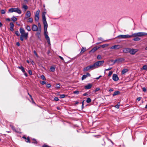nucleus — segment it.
<instances>
[{"label":"nucleus","instance_id":"obj_27","mask_svg":"<svg viewBox=\"0 0 147 147\" xmlns=\"http://www.w3.org/2000/svg\"><path fill=\"white\" fill-rule=\"evenodd\" d=\"M55 68L54 67H51L50 68L51 71L52 72H54L55 70Z\"/></svg>","mask_w":147,"mask_h":147},{"label":"nucleus","instance_id":"obj_31","mask_svg":"<svg viewBox=\"0 0 147 147\" xmlns=\"http://www.w3.org/2000/svg\"><path fill=\"white\" fill-rule=\"evenodd\" d=\"M11 20L13 21L14 22H15V21H16L17 20V19L14 16H13L11 18Z\"/></svg>","mask_w":147,"mask_h":147},{"label":"nucleus","instance_id":"obj_56","mask_svg":"<svg viewBox=\"0 0 147 147\" xmlns=\"http://www.w3.org/2000/svg\"><path fill=\"white\" fill-rule=\"evenodd\" d=\"M10 126H11V127L12 128V129L13 130H15V129H14V126L13 125H10Z\"/></svg>","mask_w":147,"mask_h":147},{"label":"nucleus","instance_id":"obj_59","mask_svg":"<svg viewBox=\"0 0 147 147\" xmlns=\"http://www.w3.org/2000/svg\"><path fill=\"white\" fill-rule=\"evenodd\" d=\"M42 147H49V146H47L46 145H45V144L43 145Z\"/></svg>","mask_w":147,"mask_h":147},{"label":"nucleus","instance_id":"obj_37","mask_svg":"<svg viewBox=\"0 0 147 147\" xmlns=\"http://www.w3.org/2000/svg\"><path fill=\"white\" fill-rule=\"evenodd\" d=\"M41 78L43 80H46L45 77L43 75H42L41 76Z\"/></svg>","mask_w":147,"mask_h":147},{"label":"nucleus","instance_id":"obj_52","mask_svg":"<svg viewBox=\"0 0 147 147\" xmlns=\"http://www.w3.org/2000/svg\"><path fill=\"white\" fill-rule=\"evenodd\" d=\"M38 27H39V30H40V29H41L40 25L39 23H38Z\"/></svg>","mask_w":147,"mask_h":147},{"label":"nucleus","instance_id":"obj_23","mask_svg":"<svg viewBox=\"0 0 147 147\" xmlns=\"http://www.w3.org/2000/svg\"><path fill=\"white\" fill-rule=\"evenodd\" d=\"M86 51V48L85 47H82L80 53L82 54Z\"/></svg>","mask_w":147,"mask_h":147},{"label":"nucleus","instance_id":"obj_45","mask_svg":"<svg viewBox=\"0 0 147 147\" xmlns=\"http://www.w3.org/2000/svg\"><path fill=\"white\" fill-rule=\"evenodd\" d=\"M40 83L42 85H44L45 84H46V82L45 81H42V82H41Z\"/></svg>","mask_w":147,"mask_h":147},{"label":"nucleus","instance_id":"obj_18","mask_svg":"<svg viewBox=\"0 0 147 147\" xmlns=\"http://www.w3.org/2000/svg\"><path fill=\"white\" fill-rule=\"evenodd\" d=\"M130 49L129 48H125L123 50V52L125 53H129L130 52Z\"/></svg>","mask_w":147,"mask_h":147},{"label":"nucleus","instance_id":"obj_28","mask_svg":"<svg viewBox=\"0 0 147 147\" xmlns=\"http://www.w3.org/2000/svg\"><path fill=\"white\" fill-rule=\"evenodd\" d=\"M119 93V92L118 91H116L113 94V96H115L117 95Z\"/></svg>","mask_w":147,"mask_h":147},{"label":"nucleus","instance_id":"obj_30","mask_svg":"<svg viewBox=\"0 0 147 147\" xmlns=\"http://www.w3.org/2000/svg\"><path fill=\"white\" fill-rule=\"evenodd\" d=\"M22 8H24L25 10H26L28 9V7L26 5L23 4Z\"/></svg>","mask_w":147,"mask_h":147},{"label":"nucleus","instance_id":"obj_6","mask_svg":"<svg viewBox=\"0 0 147 147\" xmlns=\"http://www.w3.org/2000/svg\"><path fill=\"white\" fill-rule=\"evenodd\" d=\"M40 12V10L38 9L35 13V20L37 22L38 21Z\"/></svg>","mask_w":147,"mask_h":147},{"label":"nucleus","instance_id":"obj_60","mask_svg":"<svg viewBox=\"0 0 147 147\" xmlns=\"http://www.w3.org/2000/svg\"><path fill=\"white\" fill-rule=\"evenodd\" d=\"M10 30L11 31H13V27H10Z\"/></svg>","mask_w":147,"mask_h":147},{"label":"nucleus","instance_id":"obj_24","mask_svg":"<svg viewBox=\"0 0 147 147\" xmlns=\"http://www.w3.org/2000/svg\"><path fill=\"white\" fill-rule=\"evenodd\" d=\"M90 69H93L96 68L94 64V63L92 65L89 66Z\"/></svg>","mask_w":147,"mask_h":147},{"label":"nucleus","instance_id":"obj_22","mask_svg":"<svg viewBox=\"0 0 147 147\" xmlns=\"http://www.w3.org/2000/svg\"><path fill=\"white\" fill-rule=\"evenodd\" d=\"M18 68L21 69V70L22 71L23 73H24L25 72V70L24 67H22V66H19L18 67Z\"/></svg>","mask_w":147,"mask_h":147},{"label":"nucleus","instance_id":"obj_48","mask_svg":"<svg viewBox=\"0 0 147 147\" xmlns=\"http://www.w3.org/2000/svg\"><path fill=\"white\" fill-rule=\"evenodd\" d=\"M54 100L55 101H58L59 100V99L57 97H55L54 98Z\"/></svg>","mask_w":147,"mask_h":147},{"label":"nucleus","instance_id":"obj_54","mask_svg":"<svg viewBox=\"0 0 147 147\" xmlns=\"http://www.w3.org/2000/svg\"><path fill=\"white\" fill-rule=\"evenodd\" d=\"M28 73L30 75H31L32 74V72L31 70H29L28 71Z\"/></svg>","mask_w":147,"mask_h":147},{"label":"nucleus","instance_id":"obj_8","mask_svg":"<svg viewBox=\"0 0 147 147\" xmlns=\"http://www.w3.org/2000/svg\"><path fill=\"white\" fill-rule=\"evenodd\" d=\"M46 14V12H43L42 14V20L43 23H47V21L46 20V18L45 16V15Z\"/></svg>","mask_w":147,"mask_h":147},{"label":"nucleus","instance_id":"obj_26","mask_svg":"<svg viewBox=\"0 0 147 147\" xmlns=\"http://www.w3.org/2000/svg\"><path fill=\"white\" fill-rule=\"evenodd\" d=\"M108 45L107 44H104L103 45H102L100 46L99 47H100V48L101 47H102L103 48H105V47H106Z\"/></svg>","mask_w":147,"mask_h":147},{"label":"nucleus","instance_id":"obj_51","mask_svg":"<svg viewBox=\"0 0 147 147\" xmlns=\"http://www.w3.org/2000/svg\"><path fill=\"white\" fill-rule=\"evenodd\" d=\"M111 69H112L111 67H109V68L108 69H105V71H109V70H111Z\"/></svg>","mask_w":147,"mask_h":147},{"label":"nucleus","instance_id":"obj_2","mask_svg":"<svg viewBox=\"0 0 147 147\" xmlns=\"http://www.w3.org/2000/svg\"><path fill=\"white\" fill-rule=\"evenodd\" d=\"M142 33H134L132 34L131 35L129 34L127 35H118L117 38H129L132 37V36H139L141 35Z\"/></svg>","mask_w":147,"mask_h":147},{"label":"nucleus","instance_id":"obj_33","mask_svg":"<svg viewBox=\"0 0 147 147\" xmlns=\"http://www.w3.org/2000/svg\"><path fill=\"white\" fill-rule=\"evenodd\" d=\"M86 102L88 103H90L91 102V100L90 98H88Z\"/></svg>","mask_w":147,"mask_h":147},{"label":"nucleus","instance_id":"obj_50","mask_svg":"<svg viewBox=\"0 0 147 147\" xmlns=\"http://www.w3.org/2000/svg\"><path fill=\"white\" fill-rule=\"evenodd\" d=\"M29 96H30V98H31V100H32V101L33 102H34V100H33V98H32V96L31 95H29Z\"/></svg>","mask_w":147,"mask_h":147},{"label":"nucleus","instance_id":"obj_39","mask_svg":"<svg viewBox=\"0 0 147 147\" xmlns=\"http://www.w3.org/2000/svg\"><path fill=\"white\" fill-rule=\"evenodd\" d=\"M101 58H102V57H101V55H98L97 56V59H99V60L101 59Z\"/></svg>","mask_w":147,"mask_h":147},{"label":"nucleus","instance_id":"obj_62","mask_svg":"<svg viewBox=\"0 0 147 147\" xmlns=\"http://www.w3.org/2000/svg\"><path fill=\"white\" fill-rule=\"evenodd\" d=\"M31 62L32 65H34V63L33 61H32Z\"/></svg>","mask_w":147,"mask_h":147},{"label":"nucleus","instance_id":"obj_17","mask_svg":"<svg viewBox=\"0 0 147 147\" xmlns=\"http://www.w3.org/2000/svg\"><path fill=\"white\" fill-rule=\"evenodd\" d=\"M45 38L47 40L49 45H50V38L49 36H48L47 34H46L45 35Z\"/></svg>","mask_w":147,"mask_h":147},{"label":"nucleus","instance_id":"obj_47","mask_svg":"<svg viewBox=\"0 0 147 147\" xmlns=\"http://www.w3.org/2000/svg\"><path fill=\"white\" fill-rule=\"evenodd\" d=\"M34 54L36 55V56L37 57H38V55L37 54V53H36V51H34Z\"/></svg>","mask_w":147,"mask_h":147},{"label":"nucleus","instance_id":"obj_13","mask_svg":"<svg viewBox=\"0 0 147 147\" xmlns=\"http://www.w3.org/2000/svg\"><path fill=\"white\" fill-rule=\"evenodd\" d=\"M32 29L33 31H37L38 30V27L36 25L33 24L32 25Z\"/></svg>","mask_w":147,"mask_h":147},{"label":"nucleus","instance_id":"obj_38","mask_svg":"<svg viewBox=\"0 0 147 147\" xmlns=\"http://www.w3.org/2000/svg\"><path fill=\"white\" fill-rule=\"evenodd\" d=\"M79 91H78V90H76L75 91H74V92H73V93L74 94H79Z\"/></svg>","mask_w":147,"mask_h":147},{"label":"nucleus","instance_id":"obj_11","mask_svg":"<svg viewBox=\"0 0 147 147\" xmlns=\"http://www.w3.org/2000/svg\"><path fill=\"white\" fill-rule=\"evenodd\" d=\"M112 78L113 80L115 81L118 80L119 79L117 75L115 74H113Z\"/></svg>","mask_w":147,"mask_h":147},{"label":"nucleus","instance_id":"obj_46","mask_svg":"<svg viewBox=\"0 0 147 147\" xmlns=\"http://www.w3.org/2000/svg\"><path fill=\"white\" fill-rule=\"evenodd\" d=\"M51 85L50 84H47V87L48 88H49L51 87Z\"/></svg>","mask_w":147,"mask_h":147},{"label":"nucleus","instance_id":"obj_16","mask_svg":"<svg viewBox=\"0 0 147 147\" xmlns=\"http://www.w3.org/2000/svg\"><path fill=\"white\" fill-rule=\"evenodd\" d=\"M31 16V13L30 11H27L26 14V17L24 18L26 19L29 18Z\"/></svg>","mask_w":147,"mask_h":147},{"label":"nucleus","instance_id":"obj_4","mask_svg":"<svg viewBox=\"0 0 147 147\" xmlns=\"http://www.w3.org/2000/svg\"><path fill=\"white\" fill-rule=\"evenodd\" d=\"M9 11L11 13L15 12L19 14H20L21 13L20 10L18 8L9 9Z\"/></svg>","mask_w":147,"mask_h":147},{"label":"nucleus","instance_id":"obj_41","mask_svg":"<svg viewBox=\"0 0 147 147\" xmlns=\"http://www.w3.org/2000/svg\"><path fill=\"white\" fill-rule=\"evenodd\" d=\"M15 34H16V35H17L18 36H19L20 35L19 32L18 31H16L15 32Z\"/></svg>","mask_w":147,"mask_h":147},{"label":"nucleus","instance_id":"obj_32","mask_svg":"<svg viewBox=\"0 0 147 147\" xmlns=\"http://www.w3.org/2000/svg\"><path fill=\"white\" fill-rule=\"evenodd\" d=\"M26 29L28 31H30L31 30L30 28L29 25H27L26 26Z\"/></svg>","mask_w":147,"mask_h":147},{"label":"nucleus","instance_id":"obj_55","mask_svg":"<svg viewBox=\"0 0 147 147\" xmlns=\"http://www.w3.org/2000/svg\"><path fill=\"white\" fill-rule=\"evenodd\" d=\"M143 91L144 92H146V89L145 88H143Z\"/></svg>","mask_w":147,"mask_h":147},{"label":"nucleus","instance_id":"obj_64","mask_svg":"<svg viewBox=\"0 0 147 147\" xmlns=\"http://www.w3.org/2000/svg\"><path fill=\"white\" fill-rule=\"evenodd\" d=\"M87 95H88V94L87 93H85L83 94V95L84 96H86Z\"/></svg>","mask_w":147,"mask_h":147},{"label":"nucleus","instance_id":"obj_58","mask_svg":"<svg viewBox=\"0 0 147 147\" xmlns=\"http://www.w3.org/2000/svg\"><path fill=\"white\" fill-rule=\"evenodd\" d=\"M100 90V88H97L95 90L96 92L97 91Z\"/></svg>","mask_w":147,"mask_h":147},{"label":"nucleus","instance_id":"obj_12","mask_svg":"<svg viewBox=\"0 0 147 147\" xmlns=\"http://www.w3.org/2000/svg\"><path fill=\"white\" fill-rule=\"evenodd\" d=\"M100 47H94L90 51V53H93L94 52L96 51L97 49H99Z\"/></svg>","mask_w":147,"mask_h":147},{"label":"nucleus","instance_id":"obj_43","mask_svg":"<svg viewBox=\"0 0 147 147\" xmlns=\"http://www.w3.org/2000/svg\"><path fill=\"white\" fill-rule=\"evenodd\" d=\"M113 72L112 71H109L108 74V76L110 77L111 76Z\"/></svg>","mask_w":147,"mask_h":147},{"label":"nucleus","instance_id":"obj_1","mask_svg":"<svg viewBox=\"0 0 147 147\" xmlns=\"http://www.w3.org/2000/svg\"><path fill=\"white\" fill-rule=\"evenodd\" d=\"M20 32L21 34L20 39L23 41L24 39L26 40L28 38V33L25 32V31L23 28H21L20 29Z\"/></svg>","mask_w":147,"mask_h":147},{"label":"nucleus","instance_id":"obj_14","mask_svg":"<svg viewBox=\"0 0 147 147\" xmlns=\"http://www.w3.org/2000/svg\"><path fill=\"white\" fill-rule=\"evenodd\" d=\"M92 84H91L89 83L84 86V88L86 89H90L92 86Z\"/></svg>","mask_w":147,"mask_h":147},{"label":"nucleus","instance_id":"obj_21","mask_svg":"<svg viewBox=\"0 0 147 147\" xmlns=\"http://www.w3.org/2000/svg\"><path fill=\"white\" fill-rule=\"evenodd\" d=\"M128 69H124L122 71L121 74H124L128 72Z\"/></svg>","mask_w":147,"mask_h":147},{"label":"nucleus","instance_id":"obj_5","mask_svg":"<svg viewBox=\"0 0 147 147\" xmlns=\"http://www.w3.org/2000/svg\"><path fill=\"white\" fill-rule=\"evenodd\" d=\"M104 63V61H98L94 63L96 68L102 66Z\"/></svg>","mask_w":147,"mask_h":147},{"label":"nucleus","instance_id":"obj_25","mask_svg":"<svg viewBox=\"0 0 147 147\" xmlns=\"http://www.w3.org/2000/svg\"><path fill=\"white\" fill-rule=\"evenodd\" d=\"M90 69V68L88 66L87 67L84 68L83 69V71H88Z\"/></svg>","mask_w":147,"mask_h":147},{"label":"nucleus","instance_id":"obj_10","mask_svg":"<svg viewBox=\"0 0 147 147\" xmlns=\"http://www.w3.org/2000/svg\"><path fill=\"white\" fill-rule=\"evenodd\" d=\"M138 49H130L129 53L132 55H134L136 52L138 51Z\"/></svg>","mask_w":147,"mask_h":147},{"label":"nucleus","instance_id":"obj_15","mask_svg":"<svg viewBox=\"0 0 147 147\" xmlns=\"http://www.w3.org/2000/svg\"><path fill=\"white\" fill-rule=\"evenodd\" d=\"M90 76V74L89 73H87L86 75H84L82 78V80L86 79L87 77H89Z\"/></svg>","mask_w":147,"mask_h":147},{"label":"nucleus","instance_id":"obj_49","mask_svg":"<svg viewBox=\"0 0 147 147\" xmlns=\"http://www.w3.org/2000/svg\"><path fill=\"white\" fill-rule=\"evenodd\" d=\"M60 98H64V94H62L60 96Z\"/></svg>","mask_w":147,"mask_h":147},{"label":"nucleus","instance_id":"obj_42","mask_svg":"<svg viewBox=\"0 0 147 147\" xmlns=\"http://www.w3.org/2000/svg\"><path fill=\"white\" fill-rule=\"evenodd\" d=\"M55 88H60V86L59 84H56L55 85Z\"/></svg>","mask_w":147,"mask_h":147},{"label":"nucleus","instance_id":"obj_44","mask_svg":"<svg viewBox=\"0 0 147 147\" xmlns=\"http://www.w3.org/2000/svg\"><path fill=\"white\" fill-rule=\"evenodd\" d=\"M10 27H13L14 26V25L13 23H10Z\"/></svg>","mask_w":147,"mask_h":147},{"label":"nucleus","instance_id":"obj_9","mask_svg":"<svg viewBox=\"0 0 147 147\" xmlns=\"http://www.w3.org/2000/svg\"><path fill=\"white\" fill-rule=\"evenodd\" d=\"M122 46L120 45H115L111 47L110 49H118L122 48Z\"/></svg>","mask_w":147,"mask_h":147},{"label":"nucleus","instance_id":"obj_34","mask_svg":"<svg viewBox=\"0 0 147 147\" xmlns=\"http://www.w3.org/2000/svg\"><path fill=\"white\" fill-rule=\"evenodd\" d=\"M142 69L146 70L147 69V66L146 65H144L142 68Z\"/></svg>","mask_w":147,"mask_h":147},{"label":"nucleus","instance_id":"obj_3","mask_svg":"<svg viewBox=\"0 0 147 147\" xmlns=\"http://www.w3.org/2000/svg\"><path fill=\"white\" fill-rule=\"evenodd\" d=\"M142 33V34H141V35H140L139 36H132V37H134V38L133 39V40H134L135 41H137L140 40L141 39V38H139V37H141V36H144L147 35V33H146V32H138L137 33Z\"/></svg>","mask_w":147,"mask_h":147},{"label":"nucleus","instance_id":"obj_7","mask_svg":"<svg viewBox=\"0 0 147 147\" xmlns=\"http://www.w3.org/2000/svg\"><path fill=\"white\" fill-rule=\"evenodd\" d=\"M43 24L44 25V34L45 35L46 34H47V28L48 27V24L47 22V23H43Z\"/></svg>","mask_w":147,"mask_h":147},{"label":"nucleus","instance_id":"obj_35","mask_svg":"<svg viewBox=\"0 0 147 147\" xmlns=\"http://www.w3.org/2000/svg\"><path fill=\"white\" fill-rule=\"evenodd\" d=\"M123 60V59H116V61L117 62L121 61L122 60Z\"/></svg>","mask_w":147,"mask_h":147},{"label":"nucleus","instance_id":"obj_61","mask_svg":"<svg viewBox=\"0 0 147 147\" xmlns=\"http://www.w3.org/2000/svg\"><path fill=\"white\" fill-rule=\"evenodd\" d=\"M101 77V76H100L99 77L96 78L95 79L96 80H98L99 79V78Z\"/></svg>","mask_w":147,"mask_h":147},{"label":"nucleus","instance_id":"obj_57","mask_svg":"<svg viewBox=\"0 0 147 147\" xmlns=\"http://www.w3.org/2000/svg\"><path fill=\"white\" fill-rule=\"evenodd\" d=\"M16 45L18 46H19L20 45V43H19V42H16Z\"/></svg>","mask_w":147,"mask_h":147},{"label":"nucleus","instance_id":"obj_40","mask_svg":"<svg viewBox=\"0 0 147 147\" xmlns=\"http://www.w3.org/2000/svg\"><path fill=\"white\" fill-rule=\"evenodd\" d=\"M1 14H4L5 13V11L4 10L2 9L1 11Z\"/></svg>","mask_w":147,"mask_h":147},{"label":"nucleus","instance_id":"obj_63","mask_svg":"<svg viewBox=\"0 0 147 147\" xmlns=\"http://www.w3.org/2000/svg\"><path fill=\"white\" fill-rule=\"evenodd\" d=\"M102 40V38H101V37L99 38H98V40Z\"/></svg>","mask_w":147,"mask_h":147},{"label":"nucleus","instance_id":"obj_36","mask_svg":"<svg viewBox=\"0 0 147 147\" xmlns=\"http://www.w3.org/2000/svg\"><path fill=\"white\" fill-rule=\"evenodd\" d=\"M119 105H120V103L119 102L118 103V104L117 105H116L115 106V107L117 109H119Z\"/></svg>","mask_w":147,"mask_h":147},{"label":"nucleus","instance_id":"obj_53","mask_svg":"<svg viewBox=\"0 0 147 147\" xmlns=\"http://www.w3.org/2000/svg\"><path fill=\"white\" fill-rule=\"evenodd\" d=\"M141 97H139L137 98V100L138 101H140L141 99Z\"/></svg>","mask_w":147,"mask_h":147},{"label":"nucleus","instance_id":"obj_29","mask_svg":"<svg viewBox=\"0 0 147 147\" xmlns=\"http://www.w3.org/2000/svg\"><path fill=\"white\" fill-rule=\"evenodd\" d=\"M33 22V19L32 18H29L27 21V22H28L32 23Z\"/></svg>","mask_w":147,"mask_h":147},{"label":"nucleus","instance_id":"obj_20","mask_svg":"<svg viewBox=\"0 0 147 147\" xmlns=\"http://www.w3.org/2000/svg\"><path fill=\"white\" fill-rule=\"evenodd\" d=\"M23 138L25 139V141L27 142H29L30 143V140L29 137H28L27 138L25 136H23Z\"/></svg>","mask_w":147,"mask_h":147},{"label":"nucleus","instance_id":"obj_19","mask_svg":"<svg viewBox=\"0 0 147 147\" xmlns=\"http://www.w3.org/2000/svg\"><path fill=\"white\" fill-rule=\"evenodd\" d=\"M41 29L39 30V31L36 33V36H37L38 38L40 39V32H41Z\"/></svg>","mask_w":147,"mask_h":147}]
</instances>
